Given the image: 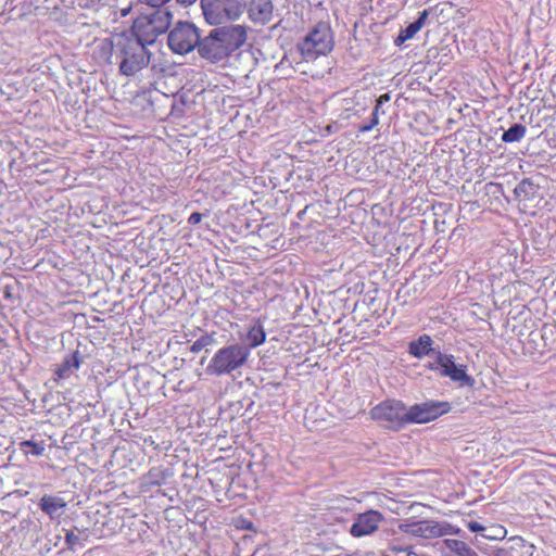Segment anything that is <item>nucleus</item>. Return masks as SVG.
<instances>
[{"instance_id": "obj_39", "label": "nucleus", "mask_w": 556, "mask_h": 556, "mask_svg": "<svg viewBox=\"0 0 556 556\" xmlns=\"http://www.w3.org/2000/svg\"><path fill=\"white\" fill-rule=\"evenodd\" d=\"M2 342H3V338L0 337V343H2Z\"/></svg>"}, {"instance_id": "obj_21", "label": "nucleus", "mask_w": 556, "mask_h": 556, "mask_svg": "<svg viewBox=\"0 0 556 556\" xmlns=\"http://www.w3.org/2000/svg\"><path fill=\"white\" fill-rule=\"evenodd\" d=\"M526 132L527 128L525 125L515 123L503 132L502 141L505 143L519 142L526 136Z\"/></svg>"}, {"instance_id": "obj_34", "label": "nucleus", "mask_w": 556, "mask_h": 556, "mask_svg": "<svg viewBox=\"0 0 556 556\" xmlns=\"http://www.w3.org/2000/svg\"><path fill=\"white\" fill-rule=\"evenodd\" d=\"M197 0H177L178 3L182 4V5H190V4H193Z\"/></svg>"}, {"instance_id": "obj_11", "label": "nucleus", "mask_w": 556, "mask_h": 556, "mask_svg": "<svg viewBox=\"0 0 556 556\" xmlns=\"http://www.w3.org/2000/svg\"><path fill=\"white\" fill-rule=\"evenodd\" d=\"M383 520V515L378 510L370 509L358 514L350 528V533L354 538L370 535L378 530Z\"/></svg>"}, {"instance_id": "obj_6", "label": "nucleus", "mask_w": 556, "mask_h": 556, "mask_svg": "<svg viewBox=\"0 0 556 556\" xmlns=\"http://www.w3.org/2000/svg\"><path fill=\"white\" fill-rule=\"evenodd\" d=\"M201 30L191 22L178 21L167 34L169 50L179 55L198 51Z\"/></svg>"}, {"instance_id": "obj_16", "label": "nucleus", "mask_w": 556, "mask_h": 556, "mask_svg": "<svg viewBox=\"0 0 556 556\" xmlns=\"http://www.w3.org/2000/svg\"><path fill=\"white\" fill-rule=\"evenodd\" d=\"M429 15L428 10H424L419 13V16L416 21L408 24L404 29H402L399 36L395 39V45L401 46L408 39H412L426 24L427 17Z\"/></svg>"}, {"instance_id": "obj_35", "label": "nucleus", "mask_w": 556, "mask_h": 556, "mask_svg": "<svg viewBox=\"0 0 556 556\" xmlns=\"http://www.w3.org/2000/svg\"><path fill=\"white\" fill-rule=\"evenodd\" d=\"M511 541H515L517 545L521 546L523 544V539L520 536H515L510 539Z\"/></svg>"}, {"instance_id": "obj_14", "label": "nucleus", "mask_w": 556, "mask_h": 556, "mask_svg": "<svg viewBox=\"0 0 556 556\" xmlns=\"http://www.w3.org/2000/svg\"><path fill=\"white\" fill-rule=\"evenodd\" d=\"M156 27L153 26L147 18L143 16L137 18L132 26V35L130 37L136 38L137 40L144 43V47L148 45H153L156 38L162 35L161 33H156Z\"/></svg>"}, {"instance_id": "obj_19", "label": "nucleus", "mask_w": 556, "mask_h": 556, "mask_svg": "<svg viewBox=\"0 0 556 556\" xmlns=\"http://www.w3.org/2000/svg\"><path fill=\"white\" fill-rule=\"evenodd\" d=\"M169 477L170 473L168 470L163 469L162 467H153L142 477V485L149 489L153 486H161Z\"/></svg>"}, {"instance_id": "obj_10", "label": "nucleus", "mask_w": 556, "mask_h": 556, "mask_svg": "<svg viewBox=\"0 0 556 556\" xmlns=\"http://www.w3.org/2000/svg\"><path fill=\"white\" fill-rule=\"evenodd\" d=\"M435 363L441 369L440 375L442 377H448L460 386L472 387L475 384V379L466 371L467 367L465 365H456L452 354L438 352Z\"/></svg>"}, {"instance_id": "obj_1", "label": "nucleus", "mask_w": 556, "mask_h": 556, "mask_svg": "<svg viewBox=\"0 0 556 556\" xmlns=\"http://www.w3.org/2000/svg\"><path fill=\"white\" fill-rule=\"evenodd\" d=\"M247 38V27L243 25L216 26L207 35L200 37L197 52L201 59L216 64L240 49Z\"/></svg>"}, {"instance_id": "obj_17", "label": "nucleus", "mask_w": 556, "mask_h": 556, "mask_svg": "<svg viewBox=\"0 0 556 556\" xmlns=\"http://www.w3.org/2000/svg\"><path fill=\"white\" fill-rule=\"evenodd\" d=\"M143 17L156 27V33L164 34L170 26L173 13L168 9L157 8L155 12L151 13L150 15H144Z\"/></svg>"}, {"instance_id": "obj_38", "label": "nucleus", "mask_w": 556, "mask_h": 556, "mask_svg": "<svg viewBox=\"0 0 556 556\" xmlns=\"http://www.w3.org/2000/svg\"><path fill=\"white\" fill-rule=\"evenodd\" d=\"M369 123H374V112L371 113V118Z\"/></svg>"}, {"instance_id": "obj_5", "label": "nucleus", "mask_w": 556, "mask_h": 556, "mask_svg": "<svg viewBox=\"0 0 556 556\" xmlns=\"http://www.w3.org/2000/svg\"><path fill=\"white\" fill-rule=\"evenodd\" d=\"M200 4L204 20L215 26L238 20L245 9L244 0H201Z\"/></svg>"}, {"instance_id": "obj_23", "label": "nucleus", "mask_w": 556, "mask_h": 556, "mask_svg": "<svg viewBox=\"0 0 556 556\" xmlns=\"http://www.w3.org/2000/svg\"><path fill=\"white\" fill-rule=\"evenodd\" d=\"M84 546V540L78 534H75L74 531L70 530L65 533V547L62 548L60 553H64L66 549L75 553Z\"/></svg>"}, {"instance_id": "obj_37", "label": "nucleus", "mask_w": 556, "mask_h": 556, "mask_svg": "<svg viewBox=\"0 0 556 556\" xmlns=\"http://www.w3.org/2000/svg\"><path fill=\"white\" fill-rule=\"evenodd\" d=\"M428 367H429L430 369H432V370H437L438 368H440V367L437 365V363H435V364H431V363H430V364L428 365Z\"/></svg>"}, {"instance_id": "obj_13", "label": "nucleus", "mask_w": 556, "mask_h": 556, "mask_svg": "<svg viewBox=\"0 0 556 556\" xmlns=\"http://www.w3.org/2000/svg\"><path fill=\"white\" fill-rule=\"evenodd\" d=\"M38 506L51 520H55L65 513L67 503L59 495L45 494L40 497Z\"/></svg>"}, {"instance_id": "obj_26", "label": "nucleus", "mask_w": 556, "mask_h": 556, "mask_svg": "<svg viewBox=\"0 0 556 556\" xmlns=\"http://www.w3.org/2000/svg\"><path fill=\"white\" fill-rule=\"evenodd\" d=\"M21 446L26 454L30 453L35 456H41L45 452V446L41 443H37L30 440L22 442Z\"/></svg>"}, {"instance_id": "obj_9", "label": "nucleus", "mask_w": 556, "mask_h": 556, "mask_svg": "<svg viewBox=\"0 0 556 556\" xmlns=\"http://www.w3.org/2000/svg\"><path fill=\"white\" fill-rule=\"evenodd\" d=\"M400 529L409 535L422 539H435L451 534L452 526L447 522H439L434 520H419L403 523Z\"/></svg>"}, {"instance_id": "obj_7", "label": "nucleus", "mask_w": 556, "mask_h": 556, "mask_svg": "<svg viewBox=\"0 0 556 556\" xmlns=\"http://www.w3.org/2000/svg\"><path fill=\"white\" fill-rule=\"evenodd\" d=\"M374 420L384 422L390 429L399 430L407 425V408L401 401L387 400L370 410Z\"/></svg>"}, {"instance_id": "obj_30", "label": "nucleus", "mask_w": 556, "mask_h": 556, "mask_svg": "<svg viewBox=\"0 0 556 556\" xmlns=\"http://www.w3.org/2000/svg\"><path fill=\"white\" fill-rule=\"evenodd\" d=\"M390 101V94L389 93H383L381 94L378 99H377V103L375 105V109H374V112H376L378 114L379 112V109L381 108V105L386 102H389Z\"/></svg>"}, {"instance_id": "obj_24", "label": "nucleus", "mask_w": 556, "mask_h": 556, "mask_svg": "<svg viewBox=\"0 0 556 556\" xmlns=\"http://www.w3.org/2000/svg\"><path fill=\"white\" fill-rule=\"evenodd\" d=\"M215 333H211V334H204V336H201L198 340H195L193 342V344L190 346V351L192 353H199L200 351H202L203 349L210 346V345H214L216 343V339H215Z\"/></svg>"}, {"instance_id": "obj_28", "label": "nucleus", "mask_w": 556, "mask_h": 556, "mask_svg": "<svg viewBox=\"0 0 556 556\" xmlns=\"http://www.w3.org/2000/svg\"><path fill=\"white\" fill-rule=\"evenodd\" d=\"M169 0H139L140 3H144L151 8H162Z\"/></svg>"}, {"instance_id": "obj_18", "label": "nucleus", "mask_w": 556, "mask_h": 556, "mask_svg": "<svg viewBox=\"0 0 556 556\" xmlns=\"http://www.w3.org/2000/svg\"><path fill=\"white\" fill-rule=\"evenodd\" d=\"M81 358L79 352L75 351L71 355H67L55 370V375L59 379L68 378L76 369L80 366Z\"/></svg>"}, {"instance_id": "obj_20", "label": "nucleus", "mask_w": 556, "mask_h": 556, "mask_svg": "<svg viewBox=\"0 0 556 556\" xmlns=\"http://www.w3.org/2000/svg\"><path fill=\"white\" fill-rule=\"evenodd\" d=\"M538 187L528 178L522 179L514 189V194L519 201H527L534 198Z\"/></svg>"}, {"instance_id": "obj_12", "label": "nucleus", "mask_w": 556, "mask_h": 556, "mask_svg": "<svg viewBox=\"0 0 556 556\" xmlns=\"http://www.w3.org/2000/svg\"><path fill=\"white\" fill-rule=\"evenodd\" d=\"M248 16L256 25H266L273 20L274 4L271 0H249L245 2Z\"/></svg>"}, {"instance_id": "obj_22", "label": "nucleus", "mask_w": 556, "mask_h": 556, "mask_svg": "<svg viewBox=\"0 0 556 556\" xmlns=\"http://www.w3.org/2000/svg\"><path fill=\"white\" fill-rule=\"evenodd\" d=\"M247 339L249 341V349L256 348L265 342L266 332L261 323H256L250 328L247 334Z\"/></svg>"}, {"instance_id": "obj_31", "label": "nucleus", "mask_w": 556, "mask_h": 556, "mask_svg": "<svg viewBox=\"0 0 556 556\" xmlns=\"http://www.w3.org/2000/svg\"><path fill=\"white\" fill-rule=\"evenodd\" d=\"M468 529L471 532H482V533H484L485 527H483L481 523H479L477 521H470L468 523Z\"/></svg>"}, {"instance_id": "obj_33", "label": "nucleus", "mask_w": 556, "mask_h": 556, "mask_svg": "<svg viewBox=\"0 0 556 556\" xmlns=\"http://www.w3.org/2000/svg\"><path fill=\"white\" fill-rule=\"evenodd\" d=\"M555 332V327L551 325H544L542 328V338L545 340L547 337L553 336Z\"/></svg>"}, {"instance_id": "obj_4", "label": "nucleus", "mask_w": 556, "mask_h": 556, "mask_svg": "<svg viewBox=\"0 0 556 556\" xmlns=\"http://www.w3.org/2000/svg\"><path fill=\"white\" fill-rule=\"evenodd\" d=\"M334 40L328 23H317L298 43V49L305 61H314L318 55H325L333 49Z\"/></svg>"}, {"instance_id": "obj_32", "label": "nucleus", "mask_w": 556, "mask_h": 556, "mask_svg": "<svg viewBox=\"0 0 556 556\" xmlns=\"http://www.w3.org/2000/svg\"><path fill=\"white\" fill-rule=\"evenodd\" d=\"M202 219V214L199 213V212H193L189 218H188V224L189 225H198Z\"/></svg>"}, {"instance_id": "obj_27", "label": "nucleus", "mask_w": 556, "mask_h": 556, "mask_svg": "<svg viewBox=\"0 0 556 556\" xmlns=\"http://www.w3.org/2000/svg\"><path fill=\"white\" fill-rule=\"evenodd\" d=\"M448 546L458 556H468V554H470L473 551L465 542L459 541V540H452V541H450Z\"/></svg>"}, {"instance_id": "obj_15", "label": "nucleus", "mask_w": 556, "mask_h": 556, "mask_svg": "<svg viewBox=\"0 0 556 556\" xmlns=\"http://www.w3.org/2000/svg\"><path fill=\"white\" fill-rule=\"evenodd\" d=\"M433 340L429 334H421L417 340H413L408 344V353L416 357L422 358L424 356H434L440 352L432 348Z\"/></svg>"}, {"instance_id": "obj_25", "label": "nucleus", "mask_w": 556, "mask_h": 556, "mask_svg": "<svg viewBox=\"0 0 556 556\" xmlns=\"http://www.w3.org/2000/svg\"><path fill=\"white\" fill-rule=\"evenodd\" d=\"M507 534L506 529L500 525H493L491 527H485L484 533L481 535L489 540H503Z\"/></svg>"}, {"instance_id": "obj_3", "label": "nucleus", "mask_w": 556, "mask_h": 556, "mask_svg": "<svg viewBox=\"0 0 556 556\" xmlns=\"http://www.w3.org/2000/svg\"><path fill=\"white\" fill-rule=\"evenodd\" d=\"M250 356V350L247 345L233 343L219 349L211 358L205 371L210 376L229 375L240 369Z\"/></svg>"}, {"instance_id": "obj_2", "label": "nucleus", "mask_w": 556, "mask_h": 556, "mask_svg": "<svg viewBox=\"0 0 556 556\" xmlns=\"http://www.w3.org/2000/svg\"><path fill=\"white\" fill-rule=\"evenodd\" d=\"M102 49L110 53L108 62L117 64L124 76H134L150 63L151 53L144 43L126 35L104 39Z\"/></svg>"}, {"instance_id": "obj_8", "label": "nucleus", "mask_w": 556, "mask_h": 556, "mask_svg": "<svg viewBox=\"0 0 556 556\" xmlns=\"http://www.w3.org/2000/svg\"><path fill=\"white\" fill-rule=\"evenodd\" d=\"M451 410L446 401H426L407 408V424H426Z\"/></svg>"}, {"instance_id": "obj_36", "label": "nucleus", "mask_w": 556, "mask_h": 556, "mask_svg": "<svg viewBox=\"0 0 556 556\" xmlns=\"http://www.w3.org/2000/svg\"><path fill=\"white\" fill-rule=\"evenodd\" d=\"M507 552L503 548L496 551L495 556H506Z\"/></svg>"}, {"instance_id": "obj_29", "label": "nucleus", "mask_w": 556, "mask_h": 556, "mask_svg": "<svg viewBox=\"0 0 556 556\" xmlns=\"http://www.w3.org/2000/svg\"><path fill=\"white\" fill-rule=\"evenodd\" d=\"M379 124L378 114L374 112V123H367L366 125H363L359 127V131L367 132L371 130L375 126Z\"/></svg>"}]
</instances>
